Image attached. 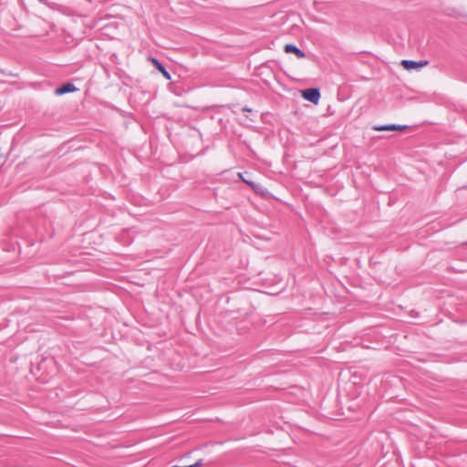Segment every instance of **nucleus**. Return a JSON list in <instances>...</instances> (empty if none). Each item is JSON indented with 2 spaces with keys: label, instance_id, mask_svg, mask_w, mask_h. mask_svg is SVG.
<instances>
[{
  "label": "nucleus",
  "instance_id": "nucleus-5",
  "mask_svg": "<svg viewBox=\"0 0 467 467\" xmlns=\"http://www.w3.org/2000/svg\"><path fill=\"white\" fill-rule=\"evenodd\" d=\"M77 90H78V88L75 87V85H73L71 83H67V84L62 85L60 88H57L55 90V94L57 96H62L66 93H71V92H75Z\"/></svg>",
  "mask_w": 467,
  "mask_h": 467
},
{
  "label": "nucleus",
  "instance_id": "nucleus-11",
  "mask_svg": "<svg viewBox=\"0 0 467 467\" xmlns=\"http://www.w3.org/2000/svg\"><path fill=\"white\" fill-rule=\"evenodd\" d=\"M244 111H247V112H250V113L252 112V109H244Z\"/></svg>",
  "mask_w": 467,
  "mask_h": 467
},
{
  "label": "nucleus",
  "instance_id": "nucleus-7",
  "mask_svg": "<svg viewBox=\"0 0 467 467\" xmlns=\"http://www.w3.org/2000/svg\"><path fill=\"white\" fill-rule=\"evenodd\" d=\"M149 60L154 65L156 68L158 66L161 65L155 57H150Z\"/></svg>",
  "mask_w": 467,
  "mask_h": 467
},
{
  "label": "nucleus",
  "instance_id": "nucleus-6",
  "mask_svg": "<svg viewBox=\"0 0 467 467\" xmlns=\"http://www.w3.org/2000/svg\"><path fill=\"white\" fill-rule=\"evenodd\" d=\"M239 176L244 183L254 187L253 182L249 181V179H244L241 173H239Z\"/></svg>",
  "mask_w": 467,
  "mask_h": 467
},
{
  "label": "nucleus",
  "instance_id": "nucleus-10",
  "mask_svg": "<svg viewBox=\"0 0 467 467\" xmlns=\"http://www.w3.org/2000/svg\"><path fill=\"white\" fill-rule=\"evenodd\" d=\"M165 78L167 79H171V75L169 74V72L167 70H165V72L161 73Z\"/></svg>",
  "mask_w": 467,
  "mask_h": 467
},
{
  "label": "nucleus",
  "instance_id": "nucleus-3",
  "mask_svg": "<svg viewBox=\"0 0 467 467\" xmlns=\"http://www.w3.org/2000/svg\"><path fill=\"white\" fill-rule=\"evenodd\" d=\"M428 64H429V62L427 60L412 61V60L404 59L400 62V65L406 70L420 69V68L426 67Z\"/></svg>",
  "mask_w": 467,
  "mask_h": 467
},
{
  "label": "nucleus",
  "instance_id": "nucleus-8",
  "mask_svg": "<svg viewBox=\"0 0 467 467\" xmlns=\"http://www.w3.org/2000/svg\"><path fill=\"white\" fill-rule=\"evenodd\" d=\"M157 70L160 71L161 73H163V72H165L166 69L164 68V67L162 65H160V66H158Z\"/></svg>",
  "mask_w": 467,
  "mask_h": 467
},
{
  "label": "nucleus",
  "instance_id": "nucleus-2",
  "mask_svg": "<svg viewBox=\"0 0 467 467\" xmlns=\"http://www.w3.org/2000/svg\"><path fill=\"white\" fill-rule=\"evenodd\" d=\"M378 131H403L406 130H411V127L408 125H399V124H388V125H376L372 128Z\"/></svg>",
  "mask_w": 467,
  "mask_h": 467
},
{
  "label": "nucleus",
  "instance_id": "nucleus-9",
  "mask_svg": "<svg viewBox=\"0 0 467 467\" xmlns=\"http://www.w3.org/2000/svg\"><path fill=\"white\" fill-rule=\"evenodd\" d=\"M157 70L160 71L161 73H163V72H165L166 69L164 68V67L162 65H160V66H158Z\"/></svg>",
  "mask_w": 467,
  "mask_h": 467
},
{
  "label": "nucleus",
  "instance_id": "nucleus-4",
  "mask_svg": "<svg viewBox=\"0 0 467 467\" xmlns=\"http://www.w3.org/2000/svg\"><path fill=\"white\" fill-rule=\"evenodd\" d=\"M284 50L287 54H289V53L294 54L297 58H305L306 57V54L301 49H299L297 47H296L292 44H286L284 47Z\"/></svg>",
  "mask_w": 467,
  "mask_h": 467
},
{
  "label": "nucleus",
  "instance_id": "nucleus-1",
  "mask_svg": "<svg viewBox=\"0 0 467 467\" xmlns=\"http://www.w3.org/2000/svg\"><path fill=\"white\" fill-rule=\"evenodd\" d=\"M301 96L315 105L318 104L320 99V92L317 88H306L300 90Z\"/></svg>",
  "mask_w": 467,
  "mask_h": 467
}]
</instances>
